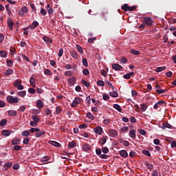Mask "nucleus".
I'll return each instance as SVG.
<instances>
[{"mask_svg": "<svg viewBox=\"0 0 176 176\" xmlns=\"http://www.w3.org/2000/svg\"><path fill=\"white\" fill-rule=\"evenodd\" d=\"M6 100L9 104H17V102H19V98L8 96L6 97Z\"/></svg>", "mask_w": 176, "mask_h": 176, "instance_id": "1", "label": "nucleus"}, {"mask_svg": "<svg viewBox=\"0 0 176 176\" xmlns=\"http://www.w3.org/2000/svg\"><path fill=\"white\" fill-rule=\"evenodd\" d=\"M82 102V99H80V98H75L74 101L72 102V103L71 104V107L72 108H76V107H78V105H79V104H80Z\"/></svg>", "mask_w": 176, "mask_h": 176, "instance_id": "2", "label": "nucleus"}, {"mask_svg": "<svg viewBox=\"0 0 176 176\" xmlns=\"http://www.w3.org/2000/svg\"><path fill=\"white\" fill-rule=\"evenodd\" d=\"M143 23H144L147 27H152L153 21L150 17H145L143 20Z\"/></svg>", "mask_w": 176, "mask_h": 176, "instance_id": "3", "label": "nucleus"}, {"mask_svg": "<svg viewBox=\"0 0 176 176\" xmlns=\"http://www.w3.org/2000/svg\"><path fill=\"white\" fill-rule=\"evenodd\" d=\"M108 134L110 137H118V131H116V129H109L108 131Z\"/></svg>", "mask_w": 176, "mask_h": 176, "instance_id": "4", "label": "nucleus"}, {"mask_svg": "<svg viewBox=\"0 0 176 176\" xmlns=\"http://www.w3.org/2000/svg\"><path fill=\"white\" fill-rule=\"evenodd\" d=\"M94 133H96V134H98V135H101V134H102V128L100 126H96V128H94Z\"/></svg>", "mask_w": 176, "mask_h": 176, "instance_id": "5", "label": "nucleus"}, {"mask_svg": "<svg viewBox=\"0 0 176 176\" xmlns=\"http://www.w3.org/2000/svg\"><path fill=\"white\" fill-rule=\"evenodd\" d=\"M111 67L113 69H115V71H120V69H123V67L118 63H113Z\"/></svg>", "mask_w": 176, "mask_h": 176, "instance_id": "6", "label": "nucleus"}, {"mask_svg": "<svg viewBox=\"0 0 176 176\" xmlns=\"http://www.w3.org/2000/svg\"><path fill=\"white\" fill-rule=\"evenodd\" d=\"M67 82L70 86H74L76 83V78L75 77L69 78Z\"/></svg>", "mask_w": 176, "mask_h": 176, "instance_id": "7", "label": "nucleus"}, {"mask_svg": "<svg viewBox=\"0 0 176 176\" xmlns=\"http://www.w3.org/2000/svg\"><path fill=\"white\" fill-rule=\"evenodd\" d=\"M162 104H166V102L164 100H160L157 102H156L154 106L153 109H157V108L160 107V105H162Z\"/></svg>", "mask_w": 176, "mask_h": 176, "instance_id": "8", "label": "nucleus"}, {"mask_svg": "<svg viewBox=\"0 0 176 176\" xmlns=\"http://www.w3.org/2000/svg\"><path fill=\"white\" fill-rule=\"evenodd\" d=\"M129 135L132 140H135L137 138V135L135 134V130L132 129L129 131Z\"/></svg>", "mask_w": 176, "mask_h": 176, "instance_id": "9", "label": "nucleus"}, {"mask_svg": "<svg viewBox=\"0 0 176 176\" xmlns=\"http://www.w3.org/2000/svg\"><path fill=\"white\" fill-rule=\"evenodd\" d=\"M8 25L10 31H13V25H14V23L13 22V21H12V19H9L8 20Z\"/></svg>", "mask_w": 176, "mask_h": 176, "instance_id": "10", "label": "nucleus"}, {"mask_svg": "<svg viewBox=\"0 0 176 176\" xmlns=\"http://www.w3.org/2000/svg\"><path fill=\"white\" fill-rule=\"evenodd\" d=\"M82 151H84V152H88V151H90V149H91V147H90V145L85 144L82 145Z\"/></svg>", "mask_w": 176, "mask_h": 176, "instance_id": "11", "label": "nucleus"}, {"mask_svg": "<svg viewBox=\"0 0 176 176\" xmlns=\"http://www.w3.org/2000/svg\"><path fill=\"white\" fill-rule=\"evenodd\" d=\"M38 25H39V23H38V21H33L32 23L30 25V28L31 30H35Z\"/></svg>", "mask_w": 176, "mask_h": 176, "instance_id": "12", "label": "nucleus"}, {"mask_svg": "<svg viewBox=\"0 0 176 176\" xmlns=\"http://www.w3.org/2000/svg\"><path fill=\"white\" fill-rule=\"evenodd\" d=\"M144 166L147 167L148 170H153V164H149L148 161L144 162Z\"/></svg>", "mask_w": 176, "mask_h": 176, "instance_id": "13", "label": "nucleus"}, {"mask_svg": "<svg viewBox=\"0 0 176 176\" xmlns=\"http://www.w3.org/2000/svg\"><path fill=\"white\" fill-rule=\"evenodd\" d=\"M120 156H122V157H127V156H129V153H127V151L126 150L120 151Z\"/></svg>", "mask_w": 176, "mask_h": 176, "instance_id": "14", "label": "nucleus"}, {"mask_svg": "<svg viewBox=\"0 0 176 176\" xmlns=\"http://www.w3.org/2000/svg\"><path fill=\"white\" fill-rule=\"evenodd\" d=\"M70 56H72V57L73 58H75V60L78 59V54L76 53V51L75 50H72L70 52Z\"/></svg>", "mask_w": 176, "mask_h": 176, "instance_id": "15", "label": "nucleus"}, {"mask_svg": "<svg viewBox=\"0 0 176 176\" xmlns=\"http://www.w3.org/2000/svg\"><path fill=\"white\" fill-rule=\"evenodd\" d=\"M50 144H51V145H53L54 146H56L57 148H61V144L56 141H50Z\"/></svg>", "mask_w": 176, "mask_h": 176, "instance_id": "16", "label": "nucleus"}, {"mask_svg": "<svg viewBox=\"0 0 176 176\" xmlns=\"http://www.w3.org/2000/svg\"><path fill=\"white\" fill-rule=\"evenodd\" d=\"M46 134V132L45 131H38L35 133L36 138H39V137H42V135H45Z\"/></svg>", "mask_w": 176, "mask_h": 176, "instance_id": "17", "label": "nucleus"}, {"mask_svg": "<svg viewBox=\"0 0 176 176\" xmlns=\"http://www.w3.org/2000/svg\"><path fill=\"white\" fill-rule=\"evenodd\" d=\"M1 134L3 135H5L6 137H9V135H10V131L8 129H4L1 131Z\"/></svg>", "mask_w": 176, "mask_h": 176, "instance_id": "18", "label": "nucleus"}, {"mask_svg": "<svg viewBox=\"0 0 176 176\" xmlns=\"http://www.w3.org/2000/svg\"><path fill=\"white\" fill-rule=\"evenodd\" d=\"M30 83L32 87H36V85L35 84V78L34 77H31L30 78Z\"/></svg>", "mask_w": 176, "mask_h": 176, "instance_id": "19", "label": "nucleus"}, {"mask_svg": "<svg viewBox=\"0 0 176 176\" xmlns=\"http://www.w3.org/2000/svg\"><path fill=\"white\" fill-rule=\"evenodd\" d=\"M43 39L44 42H45V43L50 44V43H52V41L51 40V38H49V37H47V36H44L43 37Z\"/></svg>", "mask_w": 176, "mask_h": 176, "instance_id": "20", "label": "nucleus"}, {"mask_svg": "<svg viewBox=\"0 0 176 176\" xmlns=\"http://www.w3.org/2000/svg\"><path fill=\"white\" fill-rule=\"evenodd\" d=\"M140 109L142 112H145V111L148 109V105H146L145 103H142V104H140Z\"/></svg>", "mask_w": 176, "mask_h": 176, "instance_id": "21", "label": "nucleus"}, {"mask_svg": "<svg viewBox=\"0 0 176 176\" xmlns=\"http://www.w3.org/2000/svg\"><path fill=\"white\" fill-rule=\"evenodd\" d=\"M113 107L114 109H116V111H118V112H122V107H120V105L118 104H114Z\"/></svg>", "mask_w": 176, "mask_h": 176, "instance_id": "22", "label": "nucleus"}, {"mask_svg": "<svg viewBox=\"0 0 176 176\" xmlns=\"http://www.w3.org/2000/svg\"><path fill=\"white\" fill-rule=\"evenodd\" d=\"M109 96L113 98H116V97L118 96V91H113L112 92H109Z\"/></svg>", "mask_w": 176, "mask_h": 176, "instance_id": "23", "label": "nucleus"}, {"mask_svg": "<svg viewBox=\"0 0 176 176\" xmlns=\"http://www.w3.org/2000/svg\"><path fill=\"white\" fill-rule=\"evenodd\" d=\"M36 104L37 108H38L39 109H41V108H43V102H42L41 100H38Z\"/></svg>", "mask_w": 176, "mask_h": 176, "instance_id": "24", "label": "nucleus"}, {"mask_svg": "<svg viewBox=\"0 0 176 176\" xmlns=\"http://www.w3.org/2000/svg\"><path fill=\"white\" fill-rule=\"evenodd\" d=\"M17 96L19 97H25L26 91H21L16 93Z\"/></svg>", "mask_w": 176, "mask_h": 176, "instance_id": "25", "label": "nucleus"}, {"mask_svg": "<svg viewBox=\"0 0 176 176\" xmlns=\"http://www.w3.org/2000/svg\"><path fill=\"white\" fill-rule=\"evenodd\" d=\"M167 67L163 66V67H159L155 69L156 72H162V71H164V69H166Z\"/></svg>", "mask_w": 176, "mask_h": 176, "instance_id": "26", "label": "nucleus"}, {"mask_svg": "<svg viewBox=\"0 0 176 176\" xmlns=\"http://www.w3.org/2000/svg\"><path fill=\"white\" fill-rule=\"evenodd\" d=\"M8 115H10V116H16V115H17V111L14 110H9Z\"/></svg>", "mask_w": 176, "mask_h": 176, "instance_id": "27", "label": "nucleus"}, {"mask_svg": "<svg viewBox=\"0 0 176 176\" xmlns=\"http://www.w3.org/2000/svg\"><path fill=\"white\" fill-rule=\"evenodd\" d=\"M130 53H131V54H134V56H138L140 54V51H137L134 49H131L130 50Z\"/></svg>", "mask_w": 176, "mask_h": 176, "instance_id": "28", "label": "nucleus"}, {"mask_svg": "<svg viewBox=\"0 0 176 176\" xmlns=\"http://www.w3.org/2000/svg\"><path fill=\"white\" fill-rule=\"evenodd\" d=\"M7 123H8V120L6 119L1 120L0 121L1 127H3V126H6Z\"/></svg>", "mask_w": 176, "mask_h": 176, "instance_id": "29", "label": "nucleus"}, {"mask_svg": "<svg viewBox=\"0 0 176 176\" xmlns=\"http://www.w3.org/2000/svg\"><path fill=\"white\" fill-rule=\"evenodd\" d=\"M12 145H20V140L19 139H14L12 141Z\"/></svg>", "mask_w": 176, "mask_h": 176, "instance_id": "30", "label": "nucleus"}, {"mask_svg": "<svg viewBox=\"0 0 176 176\" xmlns=\"http://www.w3.org/2000/svg\"><path fill=\"white\" fill-rule=\"evenodd\" d=\"M23 137H28L30 135V131L25 130L21 133Z\"/></svg>", "mask_w": 176, "mask_h": 176, "instance_id": "31", "label": "nucleus"}, {"mask_svg": "<svg viewBox=\"0 0 176 176\" xmlns=\"http://www.w3.org/2000/svg\"><path fill=\"white\" fill-rule=\"evenodd\" d=\"M163 126L164 127H162V129H171V127H173V126H171L168 122H164Z\"/></svg>", "mask_w": 176, "mask_h": 176, "instance_id": "32", "label": "nucleus"}, {"mask_svg": "<svg viewBox=\"0 0 176 176\" xmlns=\"http://www.w3.org/2000/svg\"><path fill=\"white\" fill-rule=\"evenodd\" d=\"M121 9H122V10H124V12L129 11V5H127V3L124 4L121 7Z\"/></svg>", "mask_w": 176, "mask_h": 176, "instance_id": "33", "label": "nucleus"}, {"mask_svg": "<svg viewBox=\"0 0 176 176\" xmlns=\"http://www.w3.org/2000/svg\"><path fill=\"white\" fill-rule=\"evenodd\" d=\"M106 142H107V137L103 136L102 138L100 140V144L101 145H104L105 144Z\"/></svg>", "mask_w": 176, "mask_h": 176, "instance_id": "34", "label": "nucleus"}, {"mask_svg": "<svg viewBox=\"0 0 176 176\" xmlns=\"http://www.w3.org/2000/svg\"><path fill=\"white\" fill-rule=\"evenodd\" d=\"M19 85H21V80H16L14 82V87H18Z\"/></svg>", "mask_w": 176, "mask_h": 176, "instance_id": "35", "label": "nucleus"}, {"mask_svg": "<svg viewBox=\"0 0 176 176\" xmlns=\"http://www.w3.org/2000/svg\"><path fill=\"white\" fill-rule=\"evenodd\" d=\"M87 117L88 118V119H91V120H94V116H93V114H91V113L88 112L87 113Z\"/></svg>", "mask_w": 176, "mask_h": 176, "instance_id": "36", "label": "nucleus"}, {"mask_svg": "<svg viewBox=\"0 0 176 176\" xmlns=\"http://www.w3.org/2000/svg\"><path fill=\"white\" fill-rule=\"evenodd\" d=\"M13 74V70L11 69H7V71L5 73L6 76H9V75H12Z\"/></svg>", "mask_w": 176, "mask_h": 176, "instance_id": "37", "label": "nucleus"}, {"mask_svg": "<svg viewBox=\"0 0 176 176\" xmlns=\"http://www.w3.org/2000/svg\"><path fill=\"white\" fill-rule=\"evenodd\" d=\"M81 83L82 85H84V86H85L86 87H90V83L87 82V81H86L85 80H82Z\"/></svg>", "mask_w": 176, "mask_h": 176, "instance_id": "38", "label": "nucleus"}, {"mask_svg": "<svg viewBox=\"0 0 176 176\" xmlns=\"http://www.w3.org/2000/svg\"><path fill=\"white\" fill-rule=\"evenodd\" d=\"M155 91L157 94H163V93H166V91H167L166 89H156Z\"/></svg>", "mask_w": 176, "mask_h": 176, "instance_id": "39", "label": "nucleus"}, {"mask_svg": "<svg viewBox=\"0 0 176 176\" xmlns=\"http://www.w3.org/2000/svg\"><path fill=\"white\" fill-rule=\"evenodd\" d=\"M82 65L86 67H89V63H87V59L86 58L82 59Z\"/></svg>", "mask_w": 176, "mask_h": 176, "instance_id": "40", "label": "nucleus"}, {"mask_svg": "<svg viewBox=\"0 0 176 176\" xmlns=\"http://www.w3.org/2000/svg\"><path fill=\"white\" fill-rule=\"evenodd\" d=\"M44 74L45 75H48V76H52L53 75V73H52V72H50L49 70V69H46L45 71H44Z\"/></svg>", "mask_w": 176, "mask_h": 176, "instance_id": "41", "label": "nucleus"}, {"mask_svg": "<svg viewBox=\"0 0 176 176\" xmlns=\"http://www.w3.org/2000/svg\"><path fill=\"white\" fill-rule=\"evenodd\" d=\"M142 153H143V155H145L146 156H148V157H151V153L149 152V151L143 150Z\"/></svg>", "mask_w": 176, "mask_h": 176, "instance_id": "42", "label": "nucleus"}, {"mask_svg": "<svg viewBox=\"0 0 176 176\" xmlns=\"http://www.w3.org/2000/svg\"><path fill=\"white\" fill-rule=\"evenodd\" d=\"M76 47L77 49V50L79 52V53L83 54V49H82V47L79 45H76Z\"/></svg>", "mask_w": 176, "mask_h": 176, "instance_id": "43", "label": "nucleus"}, {"mask_svg": "<svg viewBox=\"0 0 176 176\" xmlns=\"http://www.w3.org/2000/svg\"><path fill=\"white\" fill-rule=\"evenodd\" d=\"M32 119H33L34 122L38 123L39 122V117L38 116H32Z\"/></svg>", "mask_w": 176, "mask_h": 176, "instance_id": "44", "label": "nucleus"}, {"mask_svg": "<svg viewBox=\"0 0 176 176\" xmlns=\"http://www.w3.org/2000/svg\"><path fill=\"white\" fill-rule=\"evenodd\" d=\"M68 146L69 148H75V146H76V143H75L74 142H70L68 144Z\"/></svg>", "mask_w": 176, "mask_h": 176, "instance_id": "45", "label": "nucleus"}, {"mask_svg": "<svg viewBox=\"0 0 176 176\" xmlns=\"http://www.w3.org/2000/svg\"><path fill=\"white\" fill-rule=\"evenodd\" d=\"M102 98L104 101H108V100L109 99V95H108L107 94H104L102 95Z\"/></svg>", "mask_w": 176, "mask_h": 176, "instance_id": "46", "label": "nucleus"}, {"mask_svg": "<svg viewBox=\"0 0 176 176\" xmlns=\"http://www.w3.org/2000/svg\"><path fill=\"white\" fill-rule=\"evenodd\" d=\"M4 166H5V167H6V168H10V167H12V166H13V163L6 162Z\"/></svg>", "mask_w": 176, "mask_h": 176, "instance_id": "47", "label": "nucleus"}, {"mask_svg": "<svg viewBox=\"0 0 176 176\" xmlns=\"http://www.w3.org/2000/svg\"><path fill=\"white\" fill-rule=\"evenodd\" d=\"M65 76H72V75H74V72L72 71H67L65 72Z\"/></svg>", "mask_w": 176, "mask_h": 176, "instance_id": "48", "label": "nucleus"}, {"mask_svg": "<svg viewBox=\"0 0 176 176\" xmlns=\"http://www.w3.org/2000/svg\"><path fill=\"white\" fill-rule=\"evenodd\" d=\"M47 160H50V157L46 155L41 158V162H47Z\"/></svg>", "mask_w": 176, "mask_h": 176, "instance_id": "49", "label": "nucleus"}, {"mask_svg": "<svg viewBox=\"0 0 176 176\" xmlns=\"http://www.w3.org/2000/svg\"><path fill=\"white\" fill-rule=\"evenodd\" d=\"M98 86H101L102 87L105 86V82H104L102 80H98L97 81Z\"/></svg>", "mask_w": 176, "mask_h": 176, "instance_id": "50", "label": "nucleus"}, {"mask_svg": "<svg viewBox=\"0 0 176 176\" xmlns=\"http://www.w3.org/2000/svg\"><path fill=\"white\" fill-rule=\"evenodd\" d=\"M129 12H133V10H137V6H129L128 7Z\"/></svg>", "mask_w": 176, "mask_h": 176, "instance_id": "51", "label": "nucleus"}, {"mask_svg": "<svg viewBox=\"0 0 176 176\" xmlns=\"http://www.w3.org/2000/svg\"><path fill=\"white\" fill-rule=\"evenodd\" d=\"M63 54H64V50L63 48H60L58 51V57H63Z\"/></svg>", "mask_w": 176, "mask_h": 176, "instance_id": "52", "label": "nucleus"}, {"mask_svg": "<svg viewBox=\"0 0 176 176\" xmlns=\"http://www.w3.org/2000/svg\"><path fill=\"white\" fill-rule=\"evenodd\" d=\"M102 151L103 152V153H109V148H108V147H103L102 148Z\"/></svg>", "mask_w": 176, "mask_h": 176, "instance_id": "53", "label": "nucleus"}, {"mask_svg": "<svg viewBox=\"0 0 176 176\" xmlns=\"http://www.w3.org/2000/svg\"><path fill=\"white\" fill-rule=\"evenodd\" d=\"M23 144H24V145H28V144H30V138H25L23 141Z\"/></svg>", "mask_w": 176, "mask_h": 176, "instance_id": "54", "label": "nucleus"}, {"mask_svg": "<svg viewBox=\"0 0 176 176\" xmlns=\"http://www.w3.org/2000/svg\"><path fill=\"white\" fill-rule=\"evenodd\" d=\"M0 56H1V57L5 58V57H6V56H8V53H6V52H5V51H1Z\"/></svg>", "mask_w": 176, "mask_h": 176, "instance_id": "55", "label": "nucleus"}, {"mask_svg": "<svg viewBox=\"0 0 176 176\" xmlns=\"http://www.w3.org/2000/svg\"><path fill=\"white\" fill-rule=\"evenodd\" d=\"M28 93H30V94H35V93H36L35 89L29 88L28 89Z\"/></svg>", "mask_w": 176, "mask_h": 176, "instance_id": "56", "label": "nucleus"}, {"mask_svg": "<svg viewBox=\"0 0 176 176\" xmlns=\"http://www.w3.org/2000/svg\"><path fill=\"white\" fill-rule=\"evenodd\" d=\"M61 107H60L59 106L56 107V113L57 115H58V113H61Z\"/></svg>", "mask_w": 176, "mask_h": 176, "instance_id": "57", "label": "nucleus"}, {"mask_svg": "<svg viewBox=\"0 0 176 176\" xmlns=\"http://www.w3.org/2000/svg\"><path fill=\"white\" fill-rule=\"evenodd\" d=\"M83 75L87 76L89 74H90V72H89L88 69H85L82 70Z\"/></svg>", "mask_w": 176, "mask_h": 176, "instance_id": "58", "label": "nucleus"}, {"mask_svg": "<svg viewBox=\"0 0 176 176\" xmlns=\"http://www.w3.org/2000/svg\"><path fill=\"white\" fill-rule=\"evenodd\" d=\"M138 132L140 133V134H141L142 135H146V131H145V130L144 129H140L138 131Z\"/></svg>", "mask_w": 176, "mask_h": 176, "instance_id": "59", "label": "nucleus"}, {"mask_svg": "<svg viewBox=\"0 0 176 176\" xmlns=\"http://www.w3.org/2000/svg\"><path fill=\"white\" fill-rule=\"evenodd\" d=\"M13 170H19L20 168V165L19 164H15L12 166Z\"/></svg>", "mask_w": 176, "mask_h": 176, "instance_id": "60", "label": "nucleus"}, {"mask_svg": "<svg viewBox=\"0 0 176 176\" xmlns=\"http://www.w3.org/2000/svg\"><path fill=\"white\" fill-rule=\"evenodd\" d=\"M21 10L23 13H28V8H27L26 6L23 7Z\"/></svg>", "mask_w": 176, "mask_h": 176, "instance_id": "61", "label": "nucleus"}, {"mask_svg": "<svg viewBox=\"0 0 176 176\" xmlns=\"http://www.w3.org/2000/svg\"><path fill=\"white\" fill-rule=\"evenodd\" d=\"M152 176H159V172L157 170H154L151 174Z\"/></svg>", "mask_w": 176, "mask_h": 176, "instance_id": "62", "label": "nucleus"}, {"mask_svg": "<svg viewBox=\"0 0 176 176\" xmlns=\"http://www.w3.org/2000/svg\"><path fill=\"white\" fill-rule=\"evenodd\" d=\"M20 149H21V146H19V145H15L14 146V151H20Z\"/></svg>", "mask_w": 176, "mask_h": 176, "instance_id": "63", "label": "nucleus"}, {"mask_svg": "<svg viewBox=\"0 0 176 176\" xmlns=\"http://www.w3.org/2000/svg\"><path fill=\"white\" fill-rule=\"evenodd\" d=\"M100 157V159H108V155L107 154H101Z\"/></svg>", "mask_w": 176, "mask_h": 176, "instance_id": "64", "label": "nucleus"}]
</instances>
